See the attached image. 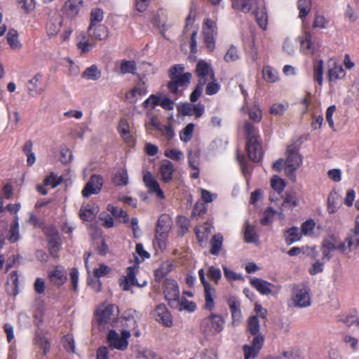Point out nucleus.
<instances>
[{
	"label": "nucleus",
	"instance_id": "nucleus-1",
	"mask_svg": "<svg viewBox=\"0 0 359 359\" xmlns=\"http://www.w3.org/2000/svg\"><path fill=\"white\" fill-rule=\"evenodd\" d=\"M244 130L247 138L245 148L248 157L251 161L258 162L263 156L262 144L259 140V133L257 128L248 121L245 123Z\"/></svg>",
	"mask_w": 359,
	"mask_h": 359
},
{
	"label": "nucleus",
	"instance_id": "nucleus-2",
	"mask_svg": "<svg viewBox=\"0 0 359 359\" xmlns=\"http://www.w3.org/2000/svg\"><path fill=\"white\" fill-rule=\"evenodd\" d=\"M233 7L238 8L243 13H248L252 6L256 4V8L253 11V14L256 18V20L259 26L264 30L267 27L268 15L266 9V4L264 0H241V3L236 0H232Z\"/></svg>",
	"mask_w": 359,
	"mask_h": 359
},
{
	"label": "nucleus",
	"instance_id": "nucleus-3",
	"mask_svg": "<svg viewBox=\"0 0 359 359\" xmlns=\"http://www.w3.org/2000/svg\"><path fill=\"white\" fill-rule=\"evenodd\" d=\"M184 70V67L182 65H175L169 71L170 81L168 83V88L175 95L178 94L180 87L187 86L192 78L191 73H183Z\"/></svg>",
	"mask_w": 359,
	"mask_h": 359
},
{
	"label": "nucleus",
	"instance_id": "nucleus-4",
	"mask_svg": "<svg viewBox=\"0 0 359 359\" xmlns=\"http://www.w3.org/2000/svg\"><path fill=\"white\" fill-rule=\"evenodd\" d=\"M299 147L297 144H292L287 147L286 151V169L285 173L292 180H296L295 172L300 166L302 162V156L299 154Z\"/></svg>",
	"mask_w": 359,
	"mask_h": 359
},
{
	"label": "nucleus",
	"instance_id": "nucleus-5",
	"mask_svg": "<svg viewBox=\"0 0 359 359\" xmlns=\"http://www.w3.org/2000/svg\"><path fill=\"white\" fill-rule=\"evenodd\" d=\"M224 325L223 318L212 313L202 320L201 330L206 335H213L220 332L224 328Z\"/></svg>",
	"mask_w": 359,
	"mask_h": 359
},
{
	"label": "nucleus",
	"instance_id": "nucleus-6",
	"mask_svg": "<svg viewBox=\"0 0 359 359\" xmlns=\"http://www.w3.org/2000/svg\"><path fill=\"white\" fill-rule=\"evenodd\" d=\"M172 223L170 217L167 214H162L158 217L156 227L155 237L161 248L165 246L167 233L171 229Z\"/></svg>",
	"mask_w": 359,
	"mask_h": 359
},
{
	"label": "nucleus",
	"instance_id": "nucleus-7",
	"mask_svg": "<svg viewBox=\"0 0 359 359\" xmlns=\"http://www.w3.org/2000/svg\"><path fill=\"white\" fill-rule=\"evenodd\" d=\"M163 294L168 305L172 308L177 306L178 300L180 299V288L176 280L165 279L163 283Z\"/></svg>",
	"mask_w": 359,
	"mask_h": 359
},
{
	"label": "nucleus",
	"instance_id": "nucleus-8",
	"mask_svg": "<svg viewBox=\"0 0 359 359\" xmlns=\"http://www.w3.org/2000/svg\"><path fill=\"white\" fill-rule=\"evenodd\" d=\"M130 337V333L128 330H123L121 335L119 334L114 330L109 332L107 340L109 346L113 348L118 350H126L128 346V339Z\"/></svg>",
	"mask_w": 359,
	"mask_h": 359
},
{
	"label": "nucleus",
	"instance_id": "nucleus-9",
	"mask_svg": "<svg viewBox=\"0 0 359 359\" xmlns=\"http://www.w3.org/2000/svg\"><path fill=\"white\" fill-rule=\"evenodd\" d=\"M199 278L204 287V297H205V309L212 311L215 306L214 297L215 296L216 290L211 286V285L205 280V271L203 269L198 271Z\"/></svg>",
	"mask_w": 359,
	"mask_h": 359
},
{
	"label": "nucleus",
	"instance_id": "nucleus-10",
	"mask_svg": "<svg viewBox=\"0 0 359 359\" xmlns=\"http://www.w3.org/2000/svg\"><path fill=\"white\" fill-rule=\"evenodd\" d=\"M216 29L217 27L215 22L209 18L205 19L203 23V33L204 36V41L206 43L207 48L210 50H212L215 48V36L217 34Z\"/></svg>",
	"mask_w": 359,
	"mask_h": 359
},
{
	"label": "nucleus",
	"instance_id": "nucleus-11",
	"mask_svg": "<svg viewBox=\"0 0 359 359\" xmlns=\"http://www.w3.org/2000/svg\"><path fill=\"white\" fill-rule=\"evenodd\" d=\"M195 73L198 78V83L206 84L208 81L214 79L215 74L211 65L204 60H199L196 66Z\"/></svg>",
	"mask_w": 359,
	"mask_h": 359
},
{
	"label": "nucleus",
	"instance_id": "nucleus-12",
	"mask_svg": "<svg viewBox=\"0 0 359 359\" xmlns=\"http://www.w3.org/2000/svg\"><path fill=\"white\" fill-rule=\"evenodd\" d=\"M292 300L294 306L303 308L311 305L309 291L306 287H297L293 290Z\"/></svg>",
	"mask_w": 359,
	"mask_h": 359
},
{
	"label": "nucleus",
	"instance_id": "nucleus-13",
	"mask_svg": "<svg viewBox=\"0 0 359 359\" xmlns=\"http://www.w3.org/2000/svg\"><path fill=\"white\" fill-rule=\"evenodd\" d=\"M103 181L101 175H93L82 190V196L88 198L92 194L100 193L103 185Z\"/></svg>",
	"mask_w": 359,
	"mask_h": 359
},
{
	"label": "nucleus",
	"instance_id": "nucleus-14",
	"mask_svg": "<svg viewBox=\"0 0 359 359\" xmlns=\"http://www.w3.org/2000/svg\"><path fill=\"white\" fill-rule=\"evenodd\" d=\"M47 239L50 255L55 258L58 257V252L62 243L60 235L55 228L48 229L47 231Z\"/></svg>",
	"mask_w": 359,
	"mask_h": 359
},
{
	"label": "nucleus",
	"instance_id": "nucleus-15",
	"mask_svg": "<svg viewBox=\"0 0 359 359\" xmlns=\"http://www.w3.org/2000/svg\"><path fill=\"white\" fill-rule=\"evenodd\" d=\"M143 181L146 187L148 188L149 193L156 194L158 198H164V194L161 189L158 182L150 172L144 173Z\"/></svg>",
	"mask_w": 359,
	"mask_h": 359
},
{
	"label": "nucleus",
	"instance_id": "nucleus-16",
	"mask_svg": "<svg viewBox=\"0 0 359 359\" xmlns=\"http://www.w3.org/2000/svg\"><path fill=\"white\" fill-rule=\"evenodd\" d=\"M137 269V267L135 265L128 267L127 276H124L123 278L120 279V285L123 290H129L131 285H139V284L136 282L135 279V273ZM146 283H144L143 285H140V286H143Z\"/></svg>",
	"mask_w": 359,
	"mask_h": 359
},
{
	"label": "nucleus",
	"instance_id": "nucleus-17",
	"mask_svg": "<svg viewBox=\"0 0 359 359\" xmlns=\"http://www.w3.org/2000/svg\"><path fill=\"white\" fill-rule=\"evenodd\" d=\"M114 307L112 304H108L104 309L100 307L97 310V321L99 325L109 323L115 318L114 314Z\"/></svg>",
	"mask_w": 359,
	"mask_h": 359
},
{
	"label": "nucleus",
	"instance_id": "nucleus-18",
	"mask_svg": "<svg viewBox=\"0 0 359 359\" xmlns=\"http://www.w3.org/2000/svg\"><path fill=\"white\" fill-rule=\"evenodd\" d=\"M154 316L158 322L166 327H170L172 324L171 315L164 304H161L156 307Z\"/></svg>",
	"mask_w": 359,
	"mask_h": 359
},
{
	"label": "nucleus",
	"instance_id": "nucleus-19",
	"mask_svg": "<svg viewBox=\"0 0 359 359\" xmlns=\"http://www.w3.org/2000/svg\"><path fill=\"white\" fill-rule=\"evenodd\" d=\"M337 243V238L334 235L331 234L328 235L323 239L321 245L325 247L326 248L331 249L332 250H337L343 254H346V247L345 246V243H341L339 244Z\"/></svg>",
	"mask_w": 359,
	"mask_h": 359
},
{
	"label": "nucleus",
	"instance_id": "nucleus-20",
	"mask_svg": "<svg viewBox=\"0 0 359 359\" xmlns=\"http://www.w3.org/2000/svg\"><path fill=\"white\" fill-rule=\"evenodd\" d=\"M43 75L41 73H37L32 79H30L27 84V90L29 95L34 97L40 95L43 91V88L39 85L41 81Z\"/></svg>",
	"mask_w": 359,
	"mask_h": 359
},
{
	"label": "nucleus",
	"instance_id": "nucleus-21",
	"mask_svg": "<svg viewBox=\"0 0 359 359\" xmlns=\"http://www.w3.org/2000/svg\"><path fill=\"white\" fill-rule=\"evenodd\" d=\"M98 212V208L94 205L87 204L83 205L79 211V217L83 221H93Z\"/></svg>",
	"mask_w": 359,
	"mask_h": 359
},
{
	"label": "nucleus",
	"instance_id": "nucleus-22",
	"mask_svg": "<svg viewBox=\"0 0 359 359\" xmlns=\"http://www.w3.org/2000/svg\"><path fill=\"white\" fill-rule=\"evenodd\" d=\"M159 172L163 182L168 183L172 180L175 172L174 165L169 161H165L160 167Z\"/></svg>",
	"mask_w": 359,
	"mask_h": 359
},
{
	"label": "nucleus",
	"instance_id": "nucleus-23",
	"mask_svg": "<svg viewBox=\"0 0 359 359\" xmlns=\"http://www.w3.org/2000/svg\"><path fill=\"white\" fill-rule=\"evenodd\" d=\"M299 204L298 200L295 196L294 192H286L283 197V203L280 208V217L283 218V210L285 208L292 209L293 207L297 206Z\"/></svg>",
	"mask_w": 359,
	"mask_h": 359
},
{
	"label": "nucleus",
	"instance_id": "nucleus-24",
	"mask_svg": "<svg viewBox=\"0 0 359 359\" xmlns=\"http://www.w3.org/2000/svg\"><path fill=\"white\" fill-rule=\"evenodd\" d=\"M250 284L262 294H269L272 292L271 286L273 285L262 279L253 278L250 280Z\"/></svg>",
	"mask_w": 359,
	"mask_h": 359
},
{
	"label": "nucleus",
	"instance_id": "nucleus-25",
	"mask_svg": "<svg viewBox=\"0 0 359 359\" xmlns=\"http://www.w3.org/2000/svg\"><path fill=\"white\" fill-rule=\"evenodd\" d=\"M49 278L54 285L60 286L67 280L66 273L64 269L55 267L49 274Z\"/></svg>",
	"mask_w": 359,
	"mask_h": 359
},
{
	"label": "nucleus",
	"instance_id": "nucleus-26",
	"mask_svg": "<svg viewBox=\"0 0 359 359\" xmlns=\"http://www.w3.org/2000/svg\"><path fill=\"white\" fill-rule=\"evenodd\" d=\"M83 4L82 0H68L65 4V9L66 14L69 18L76 17Z\"/></svg>",
	"mask_w": 359,
	"mask_h": 359
},
{
	"label": "nucleus",
	"instance_id": "nucleus-27",
	"mask_svg": "<svg viewBox=\"0 0 359 359\" xmlns=\"http://www.w3.org/2000/svg\"><path fill=\"white\" fill-rule=\"evenodd\" d=\"M224 238L221 233L214 235L210 242V252L212 255L217 256L223 246Z\"/></svg>",
	"mask_w": 359,
	"mask_h": 359
},
{
	"label": "nucleus",
	"instance_id": "nucleus-28",
	"mask_svg": "<svg viewBox=\"0 0 359 359\" xmlns=\"http://www.w3.org/2000/svg\"><path fill=\"white\" fill-rule=\"evenodd\" d=\"M104 18V13L101 8H95L92 9L90 12V23L88 28V34H91L93 27L95 26L97 23L102 21Z\"/></svg>",
	"mask_w": 359,
	"mask_h": 359
},
{
	"label": "nucleus",
	"instance_id": "nucleus-29",
	"mask_svg": "<svg viewBox=\"0 0 359 359\" xmlns=\"http://www.w3.org/2000/svg\"><path fill=\"white\" fill-rule=\"evenodd\" d=\"M20 238V231H19V223H18V216L15 215L14 217L13 221L11 222L10 226V230L8 232V239L11 243H15Z\"/></svg>",
	"mask_w": 359,
	"mask_h": 359
},
{
	"label": "nucleus",
	"instance_id": "nucleus-30",
	"mask_svg": "<svg viewBox=\"0 0 359 359\" xmlns=\"http://www.w3.org/2000/svg\"><path fill=\"white\" fill-rule=\"evenodd\" d=\"M284 237L286 243L288 245H291L300 240L301 233L299 232V229L297 227L293 226L285 231Z\"/></svg>",
	"mask_w": 359,
	"mask_h": 359
},
{
	"label": "nucleus",
	"instance_id": "nucleus-31",
	"mask_svg": "<svg viewBox=\"0 0 359 359\" xmlns=\"http://www.w3.org/2000/svg\"><path fill=\"white\" fill-rule=\"evenodd\" d=\"M137 69L136 62L134 60H123L120 65V73L121 74L135 73Z\"/></svg>",
	"mask_w": 359,
	"mask_h": 359
},
{
	"label": "nucleus",
	"instance_id": "nucleus-32",
	"mask_svg": "<svg viewBox=\"0 0 359 359\" xmlns=\"http://www.w3.org/2000/svg\"><path fill=\"white\" fill-rule=\"evenodd\" d=\"M323 61L316 60L313 63V77L319 85L323 83Z\"/></svg>",
	"mask_w": 359,
	"mask_h": 359
},
{
	"label": "nucleus",
	"instance_id": "nucleus-33",
	"mask_svg": "<svg viewBox=\"0 0 359 359\" xmlns=\"http://www.w3.org/2000/svg\"><path fill=\"white\" fill-rule=\"evenodd\" d=\"M263 77L267 82L273 83L278 79V74L276 70L270 66H265L262 69Z\"/></svg>",
	"mask_w": 359,
	"mask_h": 359
},
{
	"label": "nucleus",
	"instance_id": "nucleus-34",
	"mask_svg": "<svg viewBox=\"0 0 359 359\" xmlns=\"http://www.w3.org/2000/svg\"><path fill=\"white\" fill-rule=\"evenodd\" d=\"M172 269V265L170 263H163L155 271L154 275L156 280L160 281L166 276Z\"/></svg>",
	"mask_w": 359,
	"mask_h": 359
},
{
	"label": "nucleus",
	"instance_id": "nucleus-35",
	"mask_svg": "<svg viewBox=\"0 0 359 359\" xmlns=\"http://www.w3.org/2000/svg\"><path fill=\"white\" fill-rule=\"evenodd\" d=\"M82 76L88 80L96 81L100 78L101 72L98 70L97 66L92 65L83 72Z\"/></svg>",
	"mask_w": 359,
	"mask_h": 359
},
{
	"label": "nucleus",
	"instance_id": "nucleus-36",
	"mask_svg": "<svg viewBox=\"0 0 359 359\" xmlns=\"http://www.w3.org/2000/svg\"><path fill=\"white\" fill-rule=\"evenodd\" d=\"M18 34L15 29H10L7 34V41L11 48L13 49H20L21 43L18 39Z\"/></svg>",
	"mask_w": 359,
	"mask_h": 359
},
{
	"label": "nucleus",
	"instance_id": "nucleus-37",
	"mask_svg": "<svg viewBox=\"0 0 359 359\" xmlns=\"http://www.w3.org/2000/svg\"><path fill=\"white\" fill-rule=\"evenodd\" d=\"M89 36L94 37L95 39L103 40L107 37V27L102 25H95L93 27L91 34Z\"/></svg>",
	"mask_w": 359,
	"mask_h": 359
},
{
	"label": "nucleus",
	"instance_id": "nucleus-38",
	"mask_svg": "<svg viewBox=\"0 0 359 359\" xmlns=\"http://www.w3.org/2000/svg\"><path fill=\"white\" fill-rule=\"evenodd\" d=\"M301 49L304 53H313L314 47L311 41V36L309 32H306L304 39L301 41Z\"/></svg>",
	"mask_w": 359,
	"mask_h": 359
},
{
	"label": "nucleus",
	"instance_id": "nucleus-39",
	"mask_svg": "<svg viewBox=\"0 0 359 359\" xmlns=\"http://www.w3.org/2000/svg\"><path fill=\"white\" fill-rule=\"evenodd\" d=\"M244 238L247 243H255L258 239V236L255 231V226L249 223L246 224Z\"/></svg>",
	"mask_w": 359,
	"mask_h": 359
},
{
	"label": "nucleus",
	"instance_id": "nucleus-40",
	"mask_svg": "<svg viewBox=\"0 0 359 359\" xmlns=\"http://www.w3.org/2000/svg\"><path fill=\"white\" fill-rule=\"evenodd\" d=\"M297 6L299 10V17L303 18L306 17L311 11V0H298Z\"/></svg>",
	"mask_w": 359,
	"mask_h": 359
},
{
	"label": "nucleus",
	"instance_id": "nucleus-41",
	"mask_svg": "<svg viewBox=\"0 0 359 359\" xmlns=\"http://www.w3.org/2000/svg\"><path fill=\"white\" fill-rule=\"evenodd\" d=\"M172 309H177L179 311L186 310L188 311H194L196 308V304L193 302L188 301L186 298L178 300L177 306H173Z\"/></svg>",
	"mask_w": 359,
	"mask_h": 359
},
{
	"label": "nucleus",
	"instance_id": "nucleus-42",
	"mask_svg": "<svg viewBox=\"0 0 359 359\" xmlns=\"http://www.w3.org/2000/svg\"><path fill=\"white\" fill-rule=\"evenodd\" d=\"M248 330L252 335H257L259 332V321L256 316H250L248 320Z\"/></svg>",
	"mask_w": 359,
	"mask_h": 359
},
{
	"label": "nucleus",
	"instance_id": "nucleus-43",
	"mask_svg": "<svg viewBox=\"0 0 359 359\" xmlns=\"http://www.w3.org/2000/svg\"><path fill=\"white\" fill-rule=\"evenodd\" d=\"M194 129V123H190L188 125H187V126L181 131L180 134L181 140L184 142H189L192 138Z\"/></svg>",
	"mask_w": 359,
	"mask_h": 359
},
{
	"label": "nucleus",
	"instance_id": "nucleus-44",
	"mask_svg": "<svg viewBox=\"0 0 359 359\" xmlns=\"http://www.w3.org/2000/svg\"><path fill=\"white\" fill-rule=\"evenodd\" d=\"M108 210H109L111 213V215L118 218H123V222L127 223L129 221V217L127 212L124 210H123L121 208H118L117 207H114L112 205L108 206Z\"/></svg>",
	"mask_w": 359,
	"mask_h": 359
},
{
	"label": "nucleus",
	"instance_id": "nucleus-45",
	"mask_svg": "<svg viewBox=\"0 0 359 359\" xmlns=\"http://www.w3.org/2000/svg\"><path fill=\"white\" fill-rule=\"evenodd\" d=\"M271 186L278 194H281L285 187V183L283 180L278 176H273L271 180Z\"/></svg>",
	"mask_w": 359,
	"mask_h": 359
},
{
	"label": "nucleus",
	"instance_id": "nucleus-46",
	"mask_svg": "<svg viewBox=\"0 0 359 359\" xmlns=\"http://www.w3.org/2000/svg\"><path fill=\"white\" fill-rule=\"evenodd\" d=\"M344 76V72L341 66L335 65L329 69L328 76L331 81H336L337 79Z\"/></svg>",
	"mask_w": 359,
	"mask_h": 359
},
{
	"label": "nucleus",
	"instance_id": "nucleus-47",
	"mask_svg": "<svg viewBox=\"0 0 359 359\" xmlns=\"http://www.w3.org/2000/svg\"><path fill=\"white\" fill-rule=\"evenodd\" d=\"M62 181V179L61 177H57L54 172H51L50 175L44 180L43 185L50 186L51 187L55 188L59 185Z\"/></svg>",
	"mask_w": 359,
	"mask_h": 359
},
{
	"label": "nucleus",
	"instance_id": "nucleus-48",
	"mask_svg": "<svg viewBox=\"0 0 359 359\" xmlns=\"http://www.w3.org/2000/svg\"><path fill=\"white\" fill-rule=\"evenodd\" d=\"M114 183L117 186H125L128 183V177L126 171L118 172L114 178Z\"/></svg>",
	"mask_w": 359,
	"mask_h": 359
},
{
	"label": "nucleus",
	"instance_id": "nucleus-49",
	"mask_svg": "<svg viewBox=\"0 0 359 359\" xmlns=\"http://www.w3.org/2000/svg\"><path fill=\"white\" fill-rule=\"evenodd\" d=\"M239 58V55L236 47L231 46L226 53L225 54L224 59L227 62H231L237 60Z\"/></svg>",
	"mask_w": 359,
	"mask_h": 359
},
{
	"label": "nucleus",
	"instance_id": "nucleus-50",
	"mask_svg": "<svg viewBox=\"0 0 359 359\" xmlns=\"http://www.w3.org/2000/svg\"><path fill=\"white\" fill-rule=\"evenodd\" d=\"M64 348L69 352H75V344L74 338L72 335H66L62 339Z\"/></svg>",
	"mask_w": 359,
	"mask_h": 359
},
{
	"label": "nucleus",
	"instance_id": "nucleus-51",
	"mask_svg": "<svg viewBox=\"0 0 359 359\" xmlns=\"http://www.w3.org/2000/svg\"><path fill=\"white\" fill-rule=\"evenodd\" d=\"M208 276L210 279L213 280L215 284H217L222 276L221 271L219 269L213 266H210L208 271Z\"/></svg>",
	"mask_w": 359,
	"mask_h": 359
},
{
	"label": "nucleus",
	"instance_id": "nucleus-52",
	"mask_svg": "<svg viewBox=\"0 0 359 359\" xmlns=\"http://www.w3.org/2000/svg\"><path fill=\"white\" fill-rule=\"evenodd\" d=\"M276 213V210L273 208H268L264 212V217L261 219V224L262 225L269 224L272 221Z\"/></svg>",
	"mask_w": 359,
	"mask_h": 359
},
{
	"label": "nucleus",
	"instance_id": "nucleus-53",
	"mask_svg": "<svg viewBox=\"0 0 359 359\" xmlns=\"http://www.w3.org/2000/svg\"><path fill=\"white\" fill-rule=\"evenodd\" d=\"M244 359H254L256 358L259 352L257 348L249 345L243 346Z\"/></svg>",
	"mask_w": 359,
	"mask_h": 359
},
{
	"label": "nucleus",
	"instance_id": "nucleus-54",
	"mask_svg": "<svg viewBox=\"0 0 359 359\" xmlns=\"http://www.w3.org/2000/svg\"><path fill=\"white\" fill-rule=\"evenodd\" d=\"M208 84L205 89V93L207 95H214L216 94L219 90V85L216 81L215 78L214 79L208 81Z\"/></svg>",
	"mask_w": 359,
	"mask_h": 359
},
{
	"label": "nucleus",
	"instance_id": "nucleus-55",
	"mask_svg": "<svg viewBox=\"0 0 359 359\" xmlns=\"http://www.w3.org/2000/svg\"><path fill=\"white\" fill-rule=\"evenodd\" d=\"M207 211V208L203 202H197L192 210L191 217L201 216Z\"/></svg>",
	"mask_w": 359,
	"mask_h": 359
},
{
	"label": "nucleus",
	"instance_id": "nucleus-56",
	"mask_svg": "<svg viewBox=\"0 0 359 359\" xmlns=\"http://www.w3.org/2000/svg\"><path fill=\"white\" fill-rule=\"evenodd\" d=\"M99 219L103 221L102 225L106 228H111L114 226L113 217L106 212H101Z\"/></svg>",
	"mask_w": 359,
	"mask_h": 359
},
{
	"label": "nucleus",
	"instance_id": "nucleus-57",
	"mask_svg": "<svg viewBox=\"0 0 359 359\" xmlns=\"http://www.w3.org/2000/svg\"><path fill=\"white\" fill-rule=\"evenodd\" d=\"M205 84H203V82L201 81V83H198L197 86H196L195 89L193 90V92L190 95V100L192 102H196L198 98L200 97Z\"/></svg>",
	"mask_w": 359,
	"mask_h": 359
},
{
	"label": "nucleus",
	"instance_id": "nucleus-58",
	"mask_svg": "<svg viewBox=\"0 0 359 359\" xmlns=\"http://www.w3.org/2000/svg\"><path fill=\"white\" fill-rule=\"evenodd\" d=\"M161 95H151L148 99L144 102V107H147L149 104H151V108H155L156 106L160 105Z\"/></svg>",
	"mask_w": 359,
	"mask_h": 359
},
{
	"label": "nucleus",
	"instance_id": "nucleus-59",
	"mask_svg": "<svg viewBox=\"0 0 359 359\" xmlns=\"http://www.w3.org/2000/svg\"><path fill=\"white\" fill-rule=\"evenodd\" d=\"M165 156L174 160L180 161L183 157V153L175 149H168L165 151Z\"/></svg>",
	"mask_w": 359,
	"mask_h": 359
},
{
	"label": "nucleus",
	"instance_id": "nucleus-60",
	"mask_svg": "<svg viewBox=\"0 0 359 359\" xmlns=\"http://www.w3.org/2000/svg\"><path fill=\"white\" fill-rule=\"evenodd\" d=\"M327 23L328 21L323 15H318L316 16L312 26L313 28L323 29L326 27Z\"/></svg>",
	"mask_w": 359,
	"mask_h": 359
},
{
	"label": "nucleus",
	"instance_id": "nucleus-61",
	"mask_svg": "<svg viewBox=\"0 0 359 359\" xmlns=\"http://www.w3.org/2000/svg\"><path fill=\"white\" fill-rule=\"evenodd\" d=\"M118 131L123 138L129 136V126L126 119H121L119 122Z\"/></svg>",
	"mask_w": 359,
	"mask_h": 359
},
{
	"label": "nucleus",
	"instance_id": "nucleus-62",
	"mask_svg": "<svg viewBox=\"0 0 359 359\" xmlns=\"http://www.w3.org/2000/svg\"><path fill=\"white\" fill-rule=\"evenodd\" d=\"M178 111L183 116H192L193 115V104L189 103H185L178 107Z\"/></svg>",
	"mask_w": 359,
	"mask_h": 359
},
{
	"label": "nucleus",
	"instance_id": "nucleus-63",
	"mask_svg": "<svg viewBox=\"0 0 359 359\" xmlns=\"http://www.w3.org/2000/svg\"><path fill=\"white\" fill-rule=\"evenodd\" d=\"M111 271V269L105 264H100L98 269L94 270V276L97 278H100L107 275Z\"/></svg>",
	"mask_w": 359,
	"mask_h": 359
},
{
	"label": "nucleus",
	"instance_id": "nucleus-64",
	"mask_svg": "<svg viewBox=\"0 0 359 359\" xmlns=\"http://www.w3.org/2000/svg\"><path fill=\"white\" fill-rule=\"evenodd\" d=\"M286 107L285 105L279 103H276L272 105V107L270 109V113L271 114L280 116L282 115L284 111H285Z\"/></svg>",
	"mask_w": 359,
	"mask_h": 359
}]
</instances>
